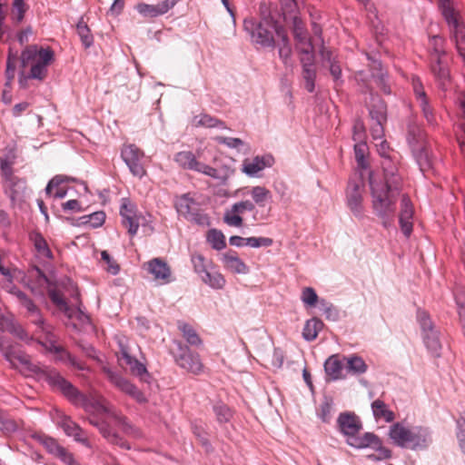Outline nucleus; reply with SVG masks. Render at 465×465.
I'll list each match as a JSON object with an SVG mask.
<instances>
[{"instance_id":"f257e3e1","label":"nucleus","mask_w":465,"mask_h":465,"mask_svg":"<svg viewBox=\"0 0 465 465\" xmlns=\"http://www.w3.org/2000/svg\"><path fill=\"white\" fill-rule=\"evenodd\" d=\"M46 380L52 387L61 391L74 405L82 407L88 413L89 423L97 428L109 443L118 445L123 449H130L129 444L119 436L115 428H119L124 433L135 438L141 436L140 431L130 425L124 417L112 410L103 397L93 393L89 395L81 393L55 371H50Z\"/></svg>"},{"instance_id":"f03ea898","label":"nucleus","mask_w":465,"mask_h":465,"mask_svg":"<svg viewBox=\"0 0 465 465\" xmlns=\"http://www.w3.org/2000/svg\"><path fill=\"white\" fill-rule=\"evenodd\" d=\"M384 182H377L374 175H370L371 205L375 214L381 220L385 228L390 227L394 220L396 203L401 190V178L395 173L393 166L383 165Z\"/></svg>"},{"instance_id":"7ed1b4c3","label":"nucleus","mask_w":465,"mask_h":465,"mask_svg":"<svg viewBox=\"0 0 465 465\" xmlns=\"http://www.w3.org/2000/svg\"><path fill=\"white\" fill-rule=\"evenodd\" d=\"M252 201L243 200L234 203L227 208L223 213V223L230 227L240 228L243 225L242 214L246 212L253 213L254 221L266 220L270 216L271 207L266 211L267 203L272 202V193L264 186L257 185L250 189L249 193Z\"/></svg>"},{"instance_id":"20e7f679","label":"nucleus","mask_w":465,"mask_h":465,"mask_svg":"<svg viewBox=\"0 0 465 465\" xmlns=\"http://www.w3.org/2000/svg\"><path fill=\"white\" fill-rule=\"evenodd\" d=\"M438 6L447 25L450 40L465 67V16L462 8L456 0H438Z\"/></svg>"},{"instance_id":"39448f33","label":"nucleus","mask_w":465,"mask_h":465,"mask_svg":"<svg viewBox=\"0 0 465 465\" xmlns=\"http://www.w3.org/2000/svg\"><path fill=\"white\" fill-rule=\"evenodd\" d=\"M389 438L395 445L411 450H427L432 443V435L429 428L410 427L402 422L393 423L390 427Z\"/></svg>"},{"instance_id":"423d86ee","label":"nucleus","mask_w":465,"mask_h":465,"mask_svg":"<svg viewBox=\"0 0 465 465\" xmlns=\"http://www.w3.org/2000/svg\"><path fill=\"white\" fill-rule=\"evenodd\" d=\"M54 59V53L50 47H43L37 45L26 46L21 53V64L23 67H30L27 76H21L20 85L25 86L27 78L43 81L48 71V66Z\"/></svg>"},{"instance_id":"0eeeda50","label":"nucleus","mask_w":465,"mask_h":465,"mask_svg":"<svg viewBox=\"0 0 465 465\" xmlns=\"http://www.w3.org/2000/svg\"><path fill=\"white\" fill-rule=\"evenodd\" d=\"M243 28L250 35L251 41L262 47H274V35L278 37L280 31H284V27L270 16H264L260 20L246 18L243 21Z\"/></svg>"},{"instance_id":"6e6552de","label":"nucleus","mask_w":465,"mask_h":465,"mask_svg":"<svg viewBox=\"0 0 465 465\" xmlns=\"http://www.w3.org/2000/svg\"><path fill=\"white\" fill-rule=\"evenodd\" d=\"M200 154H194L192 151H182L174 155V162L183 169L194 171L217 180L227 179L233 172L227 169L222 174L217 169L199 161Z\"/></svg>"},{"instance_id":"1a4fd4ad","label":"nucleus","mask_w":465,"mask_h":465,"mask_svg":"<svg viewBox=\"0 0 465 465\" xmlns=\"http://www.w3.org/2000/svg\"><path fill=\"white\" fill-rule=\"evenodd\" d=\"M174 207L179 215L197 224L209 223V217L199 212L198 203L191 197L190 193H184L175 198Z\"/></svg>"},{"instance_id":"9d476101","label":"nucleus","mask_w":465,"mask_h":465,"mask_svg":"<svg viewBox=\"0 0 465 465\" xmlns=\"http://www.w3.org/2000/svg\"><path fill=\"white\" fill-rule=\"evenodd\" d=\"M364 183L361 177L350 179L346 189V204L357 217H361L363 206Z\"/></svg>"},{"instance_id":"9b49d317","label":"nucleus","mask_w":465,"mask_h":465,"mask_svg":"<svg viewBox=\"0 0 465 465\" xmlns=\"http://www.w3.org/2000/svg\"><path fill=\"white\" fill-rule=\"evenodd\" d=\"M121 157L134 176L143 178L146 170L143 163L144 153L134 144H125L121 151Z\"/></svg>"},{"instance_id":"f8f14e48","label":"nucleus","mask_w":465,"mask_h":465,"mask_svg":"<svg viewBox=\"0 0 465 465\" xmlns=\"http://www.w3.org/2000/svg\"><path fill=\"white\" fill-rule=\"evenodd\" d=\"M120 348L119 360L124 361V363L130 368L133 375L139 378L141 381L149 382L151 378L145 365L131 355V348L126 339H119Z\"/></svg>"},{"instance_id":"ddd939ff","label":"nucleus","mask_w":465,"mask_h":465,"mask_svg":"<svg viewBox=\"0 0 465 465\" xmlns=\"http://www.w3.org/2000/svg\"><path fill=\"white\" fill-rule=\"evenodd\" d=\"M446 52L444 50H435L432 59H430V71L439 87L443 91H446L450 84V74L444 60Z\"/></svg>"},{"instance_id":"4468645a","label":"nucleus","mask_w":465,"mask_h":465,"mask_svg":"<svg viewBox=\"0 0 465 465\" xmlns=\"http://www.w3.org/2000/svg\"><path fill=\"white\" fill-rule=\"evenodd\" d=\"M411 85L415 99L423 114L424 118L430 125H436L437 120L434 110L424 90V86L418 76L411 77Z\"/></svg>"},{"instance_id":"2eb2a0df","label":"nucleus","mask_w":465,"mask_h":465,"mask_svg":"<svg viewBox=\"0 0 465 465\" xmlns=\"http://www.w3.org/2000/svg\"><path fill=\"white\" fill-rule=\"evenodd\" d=\"M180 353L174 356L176 363L183 369L193 374H200L203 370L198 353L193 352L188 347L178 344Z\"/></svg>"},{"instance_id":"dca6fc26","label":"nucleus","mask_w":465,"mask_h":465,"mask_svg":"<svg viewBox=\"0 0 465 465\" xmlns=\"http://www.w3.org/2000/svg\"><path fill=\"white\" fill-rule=\"evenodd\" d=\"M103 371L105 373L107 379L119 390L130 395L138 402L146 401L144 394L129 381L107 367H104Z\"/></svg>"},{"instance_id":"f3484780","label":"nucleus","mask_w":465,"mask_h":465,"mask_svg":"<svg viewBox=\"0 0 465 465\" xmlns=\"http://www.w3.org/2000/svg\"><path fill=\"white\" fill-rule=\"evenodd\" d=\"M46 334V341L45 342L39 341L47 351L56 354V359L60 361L65 362L70 364L71 366L79 369L84 370V364L79 361L75 357L72 356L67 351H65L64 348L57 346L55 344V341L54 339V335L52 334L51 331L48 330L45 332Z\"/></svg>"},{"instance_id":"a211bd4d","label":"nucleus","mask_w":465,"mask_h":465,"mask_svg":"<svg viewBox=\"0 0 465 465\" xmlns=\"http://www.w3.org/2000/svg\"><path fill=\"white\" fill-rule=\"evenodd\" d=\"M337 424L339 430L346 439L355 436L362 429L361 419L352 412H341L337 419Z\"/></svg>"},{"instance_id":"6ab92c4d","label":"nucleus","mask_w":465,"mask_h":465,"mask_svg":"<svg viewBox=\"0 0 465 465\" xmlns=\"http://www.w3.org/2000/svg\"><path fill=\"white\" fill-rule=\"evenodd\" d=\"M274 159L272 155L255 156L252 159L246 158L242 162V172L249 177H258L259 173L267 167H272Z\"/></svg>"},{"instance_id":"aec40b11","label":"nucleus","mask_w":465,"mask_h":465,"mask_svg":"<svg viewBox=\"0 0 465 465\" xmlns=\"http://www.w3.org/2000/svg\"><path fill=\"white\" fill-rule=\"evenodd\" d=\"M56 422L67 436L73 437L75 441L82 443L86 448H92L91 442L87 438L84 437L83 430L70 417L63 413H59Z\"/></svg>"},{"instance_id":"412c9836","label":"nucleus","mask_w":465,"mask_h":465,"mask_svg":"<svg viewBox=\"0 0 465 465\" xmlns=\"http://www.w3.org/2000/svg\"><path fill=\"white\" fill-rule=\"evenodd\" d=\"M413 205L411 199L403 194L401 199V212L399 215V223L401 230L406 237H410L413 229Z\"/></svg>"},{"instance_id":"4be33fe9","label":"nucleus","mask_w":465,"mask_h":465,"mask_svg":"<svg viewBox=\"0 0 465 465\" xmlns=\"http://www.w3.org/2000/svg\"><path fill=\"white\" fill-rule=\"evenodd\" d=\"M122 223L128 229L131 236L137 233L139 228V217L136 214L135 205L127 199H123L120 209Z\"/></svg>"},{"instance_id":"5701e85b","label":"nucleus","mask_w":465,"mask_h":465,"mask_svg":"<svg viewBox=\"0 0 465 465\" xmlns=\"http://www.w3.org/2000/svg\"><path fill=\"white\" fill-rule=\"evenodd\" d=\"M301 63L302 64V76L305 80V88L312 93L315 87L316 71L314 68V51L301 54Z\"/></svg>"},{"instance_id":"b1692460","label":"nucleus","mask_w":465,"mask_h":465,"mask_svg":"<svg viewBox=\"0 0 465 465\" xmlns=\"http://www.w3.org/2000/svg\"><path fill=\"white\" fill-rule=\"evenodd\" d=\"M49 297L53 303L55 304L60 311L64 312L68 318L72 319L74 317H76L83 323L87 322L89 321L88 316L85 313H84L80 310V308L74 310L68 306L63 295L58 291L54 289L49 290Z\"/></svg>"},{"instance_id":"393cba45","label":"nucleus","mask_w":465,"mask_h":465,"mask_svg":"<svg viewBox=\"0 0 465 465\" xmlns=\"http://www.w3.org/2000/svg\"><path fill=\"white\" fill-rule=\"evenodd\" d=\"M148 272L153 279L162 284L171 282V269L169 265L160 258H154L144 264Z\"/></svg>"},{"instance_id":"a878e982","label":"nucleus","mask_w":465,"mask_h":465,"mask_svg":"<svg viewBox=\"0 0 465 465\" xmlns=\"http://www.w3.org/2000/svg\"><path fill=\"white\" fill-rule=\"evenodd\" d=\"M177 2L178 0H163L157 5L140 3L136 5V10L143 16L153 18L166 14Z\"/></svg>"},{"instance_id":"bb28decb","label":"nucleus","mask_w":465,"mask_h":465,"mask_svg":"<svg viewBox=\"0 0 465 465\" xmlns=\"http://www.w3.org/2000/svg\"><path fill=\"white\" fill-rule=\"evenodd\" d=\"M293 35L296 41V48L299 53H305L314 51L313 45L311 40L308 38L307 32L304 28L302 22L296 16L293 15Z\"/></svg>"},{"instance_id":"cd10ccee","label":"nucleus","mask_w":465,"mask_h":465,"mask_svg":"<svg viewBox=\"0 0 465 465\" xmlns=\"http://www.w3.org/2000/svg\"><path fill=\"white\" fill-rule=\"evenodd\" d=\"M17 301L26 310L27 317L31 319L33 323H35L43 332L49 330V327L45 324L39 309L25 293H19V299Z\"/></svg>"},{"instance_id":"c85d7f7f","label":"nucleus","mask_w":465,"mask_h":465,"mask_svg":"<svg viewBox=\"0 0 465 465\" xmlns=\"http://www.w3.org/2000/svg\"><path fill=\"white\" fill-rule=\"evenodd\" d=\"M0 348L3 351V354L5 358L14 366L16 365V363H20L21 365L25 366L28 371L36 372L39 370V367L33 364L30 361V358L28 355L21 352V351H15L11 348H6L4 344V342L0 340Z\"/></svg>"},{"instance_id":"c756f323","label":"nucleus","mask_w":465,"mask_h":465,"mask_svg":"<svg viewBox=\"0 0 465 465\" xmlns=\"http://www.w3.org/2000/svg\"><path fill=\"white\" fill-rule=\"evenodd\" d=\"M75 181L74 178L66 175H55L47 183L45 193L50 197L63 199L67 194V187L64 183Z\"/></svg>"},{"instance_id":"7c9ffc66","label":"nucleus","mask_w":465,"mask_h":465,"mask_svg":"<svg viewBox=\"0 0 465 465\" xmlns=\"http://www.w3.org/2000/svg\"><path fill=\"white\" fill-rule=\"evenodd\" d=\"M222 262L224 268L232 273L246 274L249 272V267L240 259L235 252L230 251L223 253Z\"/></svg>"},{"instance_id":"2f4dec72","label":"nucleus","mask_w":465,"mask_h":465,"mask_svg":"<svg viewBox=\"0 0 465 465\" xmlns=\"http://www.w3.org/2000/svg\"><path fill=\"white\" fill-rule=\"evenodd\" d=\"M29 239L32 242L34 248L36 252L38 258L44 260H52L53 252L49 247L47 241L39 232H32L29 234Z\"/></svg>"},{"instance_id":"473e14b6","label":"nucleus","mask_w":465,"mask_h":465,"mask_svg":"<svg viewBox=\"0 0 465 465\" xmlns=\"http://www.w3.org/2000/svg\"><path fill=\"white\" fill-rule=\"evenodd\" d=\"M377 441L378 436L372 432H365L361 436L356 434L355 436L346 439V443L355 449L372 448Z\"/></svg>"},{"instance_id":"72a5a7b5","label":"nucleus","mask_w":465,"mask_h":465,"mask_svg":"<svg viewBox=\"0 0 465 465\" xmlns=\"http://www.w3.org/2000/svg\"><path fill=\"white\" fill-rule=\"evenodd\" d=\"M371 411L374 418L384 420L386 422H391L395 419V414L391 411L388 405L381 400L377 399L371 403Z\"/></svg>"},{"instance_id":"f704fd0d","label":"nucleus","mask_w":465,"mask_h":465,"mask_svg":"<svg viewBox=\"0 0 465 465\" xmlns=\"http://www.w3.org/2000/svg\"><path fill=\"white\" fill-rule=\"evenodd\" d=\"M343 365L337 355L330 356L324 362L326 374L333 381L342 378Z\"/></svg>"},{"instance_id":"c9c22d12","label":"nucleus","mask_w":465,"mask_h":465,"mask_svg":"<svg viewBox=\"0 0 465 465\" xmlns=\"http://www.w3.org/2000/svg\"><path fill=\"white\" fill-rule=\"evenodd\" d=\"M200 277L205 284L213 289H223L226 282L223 274L216 271L213 266Z\"/></svg>"},{"instance_id":"e433bc0d","label":"nucleus","mask_w":465,"mask_h":465,"mask_svg":"<svg viewBox=\"0 0 465 465\" xmlns=\"http://www.w3.org/2000/svg\"><path fill=\"white\" fill-rule=\"evenodd\" d=\"M278 39H279V46H278L279 57L282 59V61L283 62V64L285 65H291V58H292V46H291V44H290V41L287 36V33H286L285 29H284V31H280Z\"/></svg>"},{"instance_id":"4c0bfd02","label":"nucleus","mask_w":465,"mask_h":465,"mask_svg":"<svg viewBox=\"0 0 465 465\" xmlns=\"http://www.w3.org/2000/svg\"><path fill=\"white\" fill-rule=\"evenodd\" d=\"M322 327L323 322L321 320L317 318L308 320L305 322V325L302 330L303 339L308 341H314L317 338L319 332L322 331Z\"/></svg>"},{"instance_id":"58836bf2","label":"nucleus","mask_w":465,"mask_h":465,"mask_svg":"<svg viewBox=\"0 0 465 465\" xmlns=\"http://www.w3.org/2000/svg\"><path fill=\"white\" fill-rule=\"evenodd\" d=\"M372 101H377V104L370 108V114L373 120L378 122V127L381 131V124L386 121V106L379 97H373Z\"/></svg>"},{"instance_id":"ea45409f","label":"nucleus","mask_w":465,"mask_h":465,"mask_svg":"<svg viewBox=\"0 0 465 465\" xmlns=\"http://www.w3.org/2000/svg\"><path fill=\"white\" fill-rule=\"evenodd\" d=\"M321 55L324 63H327L330 66V72L335 81L339 80L341 76V68L340 64L335 61V57L330 50L322 47L321 50Z\"/></svg>"},{"instance_id":"a19ab883","label":"nucleus","mask_w":465,"mask_h":465,"mask_svg":"<svg viewBox=\"0 0 465 465\" xmlns=\"http://www.w3.org/2000/svg\"><path fill=\"white\" fill-rule=\"evenodd\" d=\"M178 329L190 345L200 346L202 344L201 338L190 324L180 322H178Z\"/></svg>"},{"instance_id":"79ce46f5","label":"nucleus","mask_w":465,"mask_h":465,"mask_svg":"<svg viewBox=\"0 0 465 465\" xmlns=\"http://www.w3.org/2000/svg\"><path fill=\"white\" fill-rule=\"evenodd\" d=\"M27 9L28 5L25 4V0H13L10 12L11 21L15 25L20 24L23 21Z\"/></svg>"},{"instance_id":"37998d69","label":"nucleus","mask_w":465,"mask_h":465,"mask_svg":"<svg viewBox=\"0 0 465 465\" xmlns=\"http://www.w3.org/2000/svg\"><path fill=\"white\" fill-rule=\"evenodd\" d=\"M193 124L195 126H203L207 128H225L224 124L222 121L206 114L195 115L193 117Z\"/></svg>"},{"instance_id":"c03bdc74","label":"nucleus","mask_w":465,"mask_h":465,"mask_svg":"<svg viewBox=\"0 0 465 465\" xmlns=\"http://www.w3.org/2000/svg\"><path fill=\"white\" fill-rule=\"evenodd\" d=\"M207 242L210 245L217 251L223 250L226 246L225 237L223 233L217 229H211L207 232Z\"/></svg>"},{"instance_id":"a18cd8bd","label":"nucleus","mask_w":465,"mask_h":465,"mask_svg":"<svg viewBox=\"0 0 465 465\" xmlns=\"http://www.w3.org/2000/svg\"><path fill=\"white\" fill-rule=\"evenodd\" d=\"M423 339L428 350L434 356H439L441 346L440 343L438 332L436 331H432L431 332L430 331L423 333Z\"/></svg>"},{"instance_id":"49530a36","label":"nucleus","mask_w":465,"mask_h":465,"mask_svg":"<svg viewBox=\"0 0 465 465\" xmlns=\"http://www.w3.org/2000/svg\"><path fill=\"white\" fill-rule=\"evenodd\" d=\"M347 369L354 374H361L367 371V365L364 361L358 356H351L346 359Z\"/></svg>"},{"instance_id":"de8ad7c7","label":"nucleus","mask_w":465,"mask_h":465,"mask_svg":"<svg viewBox=\"0 0 465 465\" xmlns=\"http://www.w3.org/2000/svg\"><path fill=\"white\" fill-rule=\"evenodd\" d=\"M371 449L377 451V454L368 455V459L371 460H388L391 457V451L382 445V441L379 437L378 441L374 443Z\"/></svg>"},{"instance_id":"09e8293b","label":"nucleus","mask_w":465,"mask_h":465,"mask_svg":"<svg viewBox=\"0 0 465 465\" xmlns=\"http://www.w3.org/2000/svg\"><path fill=\"white\" fill-rule=\"evenodd\" d=\"M213 411L216 419L220 423H226L230 421L232 417V410L223 403H218L213 406Z\"/></svg>"},{"instance_id":"8fccbe9b","label":"nucleus","mask_w":465,"mask_h":465,"mask_svg":"<svg viewBox=\"0 0 465 465\" xmlns=\"http://www.w3.org/2000/svg\"><path fill=\"white\" fill-rule=\"evenodd\" d=\"M76 30L84 47H90L94 43V38L87 25L81 21L77 24Z\"/></svg>"},{"instance_id":"3c124183","label":"nucleus","mask_w":465,"mask_h":465,"mask_svg":"<svg viewBox=\"0 0 465 465\" xmlns=\"http://www.w3.org/2000/svg\"><path fill=\"white\" fill-rule=\"evenodd\" d=\"M367 143L363 141L358 142L354 145L355 159L358 163V166L361 169L367 168V163L365 161V154L367 153Z\"/></svg>"},{"instance_id":"603ef678","label":"nucleus","mask_w":465,"mask_h":465,"mask_svg":"<svg viewBox=\"0 0 465 465\" xmlns=\"http://www.w3.org/2000/svg\"><path fill=\"white\" fill-rule=\"evenodd\" d=\"M301 300L306 307H314L319 302L318 295L312 287L302 289Z\"/></svg>"},{"instance_id":"864d4df0","label":"nucleus","mask_w":465,"mask_h":465,"mask_svg":"<svg viewBox=\"0 0 465 465\" xmlns=\"http://www.w3.org/2000/svg\"><path fill=\"white\" fill-rule=\"evenodd\" d=\"M192 262L193 264L194 272L200 276H202L213 266L212 262H207L204 257L201 254L193 255Z\"/></svg>"},{"instance_id":"5fc2aeb1","label":"nucleus","mask_w":465,"mask_h":465,"mask_svg":"<svg viewBox=\"0 0 465 465\" xmlns=\"http://www.w3.org/2000/svg\"><path fill=\"white\" fill-rule=\"evenodd\" d=\"M19 429V424L12 420L9 419L8 415L5 413L4 417L0 420V430L4 434H11L15 431H16Z\"/></svg>"},{"instance_id":"6e6d98bb","label":"nucleus","mask_w":465,"mask_h":465,"mask_svg":"<svg viewBox=\"0 0 465 465\" xmlns=\"http://www.w3.org/2000/svg\"><path fill=\"white\" fill-rule=\"evenodd\" d=\"M213 140L218 143L224 144L231 149H239L241 146L244 144V142L242 140L235 137H225L218 135L215 136Z\"/></svg>"},{"instance_id":"4d7b16f0","label":"nucleus","mask_w":465,"mask_h":465,"mask_svg":"<svg viewBox=\"0 0 465 465\" xmlns=\"http://www.w3.org/2000/svg\"><path fill=\"white\" fill-rule=\"evenodd\" d=\"M457 431L456 436L458 439L459 446L462 452L465 453V415H461L457 420Z\"/></svg>"},{"instance_id":"13d9d810","label":"nucleus","mask_w":465,"mask_h":465,"mask_svg":"<svg viewBox=\"0 0 465 465\" xmlns=\"http://www.w3.org/2000/svg\"><path fill=\"white\" fill-rule=\"evenodd\" d=\"M272 243V239L269 237H248L245 242V245L252 248L269 247Z\"/></svg>"},{"instance_id":"bf43d9fd","label":"nucleus","mask_w":465,"mask_h":465,"mask_svg":"<svg viewBox=\"0 0 465 465\" xmlns=\"http://www.w3.org/2000/svg\"><path fill=\"white\" fill-rule=\"evenodd\" d=\"M41 442L46 448L48 452H50L51 454H53L56 457L59 455V453L64 449V447L59 445L58 442L54 439L50 438V437L41 438Z\"/></svg>"},{"instance_id":"052dcab7","label":"nucleus","mask_w":465,"mask_h":465,"mask_svg":"<svg viewBox=\"0 0 465 465\" xmlns=\"http://www.w3.org/2000/svg\"><path fill=\"white\" fill-rule=\"evenodd\" d=\"M418 321L420 322V325L422 329L423 333L426 332H431L432 331H435L433 329L432 322L429 316V314L424 311H419L417 314Z\"/></svg>"},{"instance_id":"680f3d73","label":"nucleus","mask_w":465,"mask_h":465,"mask_svg":"<svg viewBox=\"0 0 465 465\" xmlns=\"http://www.w3.org/2000/svg\"><path fill=\"white\" fill-rule=\"evenodd\" d=\"M15 68H16V56L9 54L6 60V69H5V76L7 79V84H10L15 75Z\"/></svg>"},{"instance_id":"e2e57ef3","label":"nucleus","mask_w":465,"mask_h":465,"mask_svg":"<svg viewBox=\"0 0 465 465\" xmlns=\"http://www.w3.org/2000/svg\"><path fill=\"white\" fill-rule=\"evenodd\" d=\"M388 150H389V144L386 141H381L380 144L378 145V152L384 158V161L382 162L381 165L383 166L386 163L387 166H393L395 168V173H397V168L393 164V163L391 161L388 155Z\"/></svg>"},{"instance_id":"0e129e2a","label":"nucleus","mask_w":465,"mask_h":465,"mask_svg":"<svg viewBox=\"0 0 465 465\" xmlns=\"http://www.w3.org/2000/svg\"><path fill=\"white\" fill-rule=\"evenodd\" d=\"M9 331L15 335V337L19 338L22 341H25V342H29V341L32 340L31 337L25 332L24 328L19 324H12L9 327Z\"/></svg>"},{"instance_id":"69168bd1","label":"nucleus","mask_w":465,"mask_h":465,"mask_svg":"<svg viewBox=\"0 0 465 465\" xmlns=\"http://www.w3.org/2000/svg\"><path fill=\"white\" fill-rule=\"evenodd\" d=\"M102 260L104 261L107 264V271L112 274H117L119 272L118 264L111 258L109 253L106 251H103L101 253Z\"/></svg>"},{"instance_id":"338daca9","label":"nucleus","mask_w":465,"mask_h":465,"mask_svg":"<svg viewBox=\"0 0 465 465\" xmlns=\"http://www.w3.org/2000/svg\"><path fill=\"white\" fill-rule=\"evenodd\" d=\"M85 218L88 219L85 223H91L93 227H98L104 223L105 214L103 212H95Z\"/></svg>"},{"instance_id":"774afa93","label":"nucleus","mask_w":465,"mask_h":465,"mask_svg":"<svg viewBox=\"0 0 465 465\" xmlns=\"http://www.w3.org/2000/svg\"><path fill=\"white\" fill-rule=\"evenodd\" d=\"M281 5L285 17L287 15L292 16L297 8V3L295 0H281Z\"/></svg>"}]
</instances>
